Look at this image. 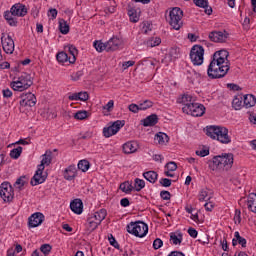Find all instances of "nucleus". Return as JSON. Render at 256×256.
<instances>
[{
	"instance_id": "nucleus-1",
	"label": "nucleus",
	"mask_w": 256,
	"mask_h": 256,
	"mask_svg": "<svg viewBox=\"0 0 256 256\" xmlns=\"http://www.w3.org/2000/svg\"><path fill=\"white\" fill-rule=\"evenodd\" d=\"M231 69L229 61V52L227 50L216 51L207 69V75L210 79H223Z\"/></svg>"
},
{
	"instance_id": "nucleus-2",
	"label": "nucleus",
	"mask_w": 256,
	"mask_h": 256,
	"mask_svg": "<svg viewBox=\"0 0 256 256\" xmlns=\"http://www.w3.org/2000/svg\"><path fill=\"white\" fill-rule=\"evenodd\" d=\"M233 154L225 153L214 156L212 160L208 161V167L211 171H229L233 167Z\"/></svg>"
},
{
	"instance_id": "nucleus-3",
	"label": "nucleus",
	"mask_w": 256,
	"mask_h": 256,
	"mask_svg": "<svg viewBox=\"0 0 256 256\" xmlns=\"http://www.w3.org/2000/svg\"><path fill=\"white\" fill-rule=\"evenodd\" d=\"M207 137L216 139L224 145L231 143V136L229 135V129L223 126H207L205 129Z\"/></svg>"
},
{
	"instance_id": "nucleus-4",
	"label": "nucleus",
	"mask_w": 256,
	"mask_h": 256,
	"mask_svg": "<svg viewBox=\"0 0 256 256\" xmlns=\"http://www.w3.org/2000/svg\"><path fill=\"white\" fill-rule=\"evenodd\" d=\"M33 85V78L31 77V74H27L23 72L19 77L17 81H13L11 83V88L14 91H25L29 89Z\"/></svg>"
},
{
	"instance_id": "nucleus-5",
	"label": "nucleus",
	"mask_w": 256,
	"mask_h": 256,
	"mask_svg": "<svg viewBox=\"0 0 256 256\" xmlns=\"http://www.w3.org/2000/svg\"><path fill=\"white\" fill-rule=\"evenodd\" d=\"M183 10L179 7H174L169 12V20L168 23L172 27V29H175V31H179L183 27Z\"/></svg>"
},
{
	"instance_id": "nucleus-6",
	"label": "nucleus",
	"mask_w": 256,
	"mask_h": 256,
	"mask_svg": "<svg viewBox=\"0 0 256 256\" xmlns=\"http://www.w3.org/2000/svg\"><path fill=\"white\" fill-rule=\"evenodd\" d=\"M127 231L131 235H135V237H145L147 233H149V226L144 222L137 221L131 222L127 225Z\"/></svg>"
},
{
	"instance_id": "nucleus-7",
	"label": "nucleus",
	"mask_w": 256,
	"mask_h": 256,
	"mask_svg": "<svg viewBox=\"0 0 256 256\" xmlns=\"http://www.w3.org/2000/svg\"><path fill=\"white\" fill-rule=\"evenodd\" d=\"M205 49L201 45H194L190 50V59L193 65H203Z\"/></svg>"
},
{
	"instance_id": "nucleus-8",
	"label": "nucleus",
	"mask_w": 256,
	"mask_h": 256,
	"mask_svg": "<svg viewBox=\"0 0 256 256\" xmlns=\"http://www.w3.org/2000/svg\"><path fill=\"white\" fill-rule=\"evenodd\" d=\"M183 113L191 115L192 117H203L205 115V106L199 103H193L190 106H184L182 108Z\"/></svg>"
},
{
	"instance_id": "nucleus-9",
	"label": "nucleus",
	"mask_w": 256,
	"mask_h": 256,
	"mask_svg": "<svg viewBox=\"0 0 256 256\" xmlns=\"http://www.w3.org/2000/svg\"><path fill=\"white\" fill-rule=\"evenodd\" d=\"M122 127H125V120H117L113 122L110 126L104 127L103 135L104 137H113V135H117Z\"/></svg>"
},
{
	"instance_id": "nucleus-10",
	"label": "nucleus",
	"mask_w": 256,
	"mask_h": 256,
	"mask_svg": "<svg viewBox=\"0 0 256 256\" xmlns=\"http://www.w3.org/2000/svg\"><path fill=\"white\" fill-rule=\"evenodd\" d=\"M0 197L3 201L10 203L13 201V197H15V193L13 191V186L9 184V182H3L0 186Z\"/></svg>"
},
{
	"instance_id": "nucleus-11",
	"label": "nucleus",
	"mask_w": 256,
	"mask_h": 256,
	"mask_svg": "<svg viewBox=\"0 0 256 256\" xmlns=\"http://www.w3.org/2000/svg\"><path fill=\"white\" fill-rule=\"evenodd\" d=\"M2 49L7 55H13V51H15V41L11 38L10 35H5L2 33L1 36Z\"/></svg>"
},
{
	"instance_id": "nucleus-12",
	"label": "nucleus",
	"mask_w": 256,
	"mask_h": 256,
	"mask_svg": "<svg viewBox=\"0 0 256 256\" xmlns=\"http://www.w3.org/2000/svg\"><path fill=\"white\" fill-rule=\"evenodd\" d=\"M20 106L21 107H35L37 104V98L35 97V94L28 92L26 94H22L20 96Z\"/></svg>"
},
{
	"instance_id": "nucleus-13",
	"label": "nucleus",
	"mask_w": 256,
	"mask_h": 256,
	"mask_svg": "<svg viewBox=\"0 0 256 256\" xmlns=\"http://www.w3.org/2000/svg\"><path fill=\"white\" fill-rule=\"evenodd\" d=\"M43 221H45V215L41 212H36L28 218V227L30 229L33 227H39Z\"/></svg>"
},
{
	"instance_id": "nucleus-14",
	"label": "nucleus",
	"mask_w": 256,
	"mask_h": 256,
	"mask_svg": "<svg viewBox=\"0 0 256 256\" xmlns=\"http://www.w3.org/2000/svg\"><path fill=\"white\" fill-rule=\"evenodd\" d=\"M229 34L227 31H213L209 34V39L214 43H225Z\"/></svg>"
},
{
	"instance_id": "nucleus-15",
	"label": "nucleus",
	"mask_w": 256,
	"mask_h": 256,
	"mask_svg": "<svg viewBox=\"0 0 256 256\" xmlns=\"http://www.w3.org/2000/svg\"><path fill=\"white\" fill-rule=\"evenodd\" d=\"M43 171H45V169L40 168L38 166V169L35 173V175L32 177L30 184L35 187L36 185H41V183H45V179H47V175H43Z\"/></svg>"
},
{
	"instance_id": "nucleus-16",
	"label": "nucleus",
	"mask_w": 256,
	"mask_h": 256,
	"mask_svg": "<svg viewBox=\"0 0 256 256\" xmlns=\"http://www.w3.org/2000/svg\"><path fill=\"white\" fill-rule=\"evenodd\" d=\"M10 11H12L15 17H25V15H27V8L20 3L13 5Z\"/></svg>"
},
{
	"instance_id": "nucleus-17",
	"label": "nucleus",
	"mask_w": 256,
	"mask_h": 256,
	"mask_svg": "<svg viewBox=\"0 0 256 256\" xmlns=\"http://www.w3.org/2000/svg\"><path fill=\"white\" fill-rule=\"evenodd\" d=\"M77 177V167L72 164L64 170V179L66 181H73Z\"/></svg>"
},
{
	"instance_id": "nucleus-18",
	"label": "nucleus",
	"mask_w": 256,
	"mask_h": 256,
	"mask_svg": "<svg viewBox=\"0 0 256 256\" xmlns=\"http://www.w3.org/2000/svg\"><path fill=\"white\" fill-rule=\"evenodd\" d=\"M70 209L73 213H76V215H81V213H83V201L79 198L74 199L70 203Z\"/></svg>"
},
{
	"instance_id": "nucleus-19",
	"label": "nucleus",
	"mask_w": 256,
	"mask_h": 256,
	"mask_svg": "<svg viewBox=\"0 0 256 256\" xmlns=\"http://www.w3.org/2000/svg\"><path fill=\"white\" fill-rule=\"evenodd\" d=\"M121 46V40L117 37H112L108 42H106V51H117Z\"/></svg>"
},
{
	"instance_id": "nucleus-20",
	"label": "nucleus",
	"mask_w": 256,
	"mask_h": 256,
	"mask_svg": "<svg viewBox=\"0 0 256 256\" xmlns=\"http://www.w3.org/2000/svg\"><path fill=\"white\" fill-rule=\"evenodd\" d=\"M43 159L41 161V164L38 165L40 169H45V165L49 166L51 165V161L53 159V152L51 150H47L44 155H42Z\"/></svg>"
},
{
	"instance_id": "nucleus-21",
	"label": "nucleus",
	"mask_w": 256,
	"mask_h": 256,
	"mask_svg": "<svg viewBox=\"0 0 256 256\" xmlns=\"http://www.w3.org/2000/svg\"><path fill=\"white\" fill-rule=\"evenodd\" d=\"M139 149L137 142H127L123 145V151L126 155H131V153H135Z\"/></svg>"
},
{
	"instance_id": "nucleus-22",
	"label": "nucleus",
	"mask_w": 256,
	"mask_h": 256,
	"mask_svg": "<svg viewBox=\"0 0 256 256\" xmlns=\"http://www.w3.org/2000/svg\"><path fill=\"white\" fill-rule=\"evenodd\" d=\"M213 198V192L211 190L204 188L201 189L198 194L199 201H210Z\"/></svg>"
},
{
	"instance_id": "nucleus-23",
	"label": "nucleus",
	"mask_w": 256,
	"mask_h": 256,
	"mask_svg": "<svg viewBox=\"0 0 256 256\" xmlns=\"http://www.w3.org/2000/svg\"><path fill=\"white\" fill-rule=\"evenodd\" d=\"M158 122L159 117H157V114H151L143 120V125L144 127H153L157 125Z\"/></svg>"
},
{
	"instance_id": "nucleus-24",
	"label": "nucleus",
	"mask_w": 256,
	"mask_h": 256,
	"mask_svg": "<svg viewBox=\"0 0 256 256\" xmlns=\"http://www.w3.org/2000/svg\"><path fill=\"white\" fill-rule=\"evenodd\" d=\"M194 3L197 7H202V9H205L206 15H211V13H213V8L209 7V1H207V0H194Z\"/></svg>"
},
{
	"instance_id": "nucleus-25",
	"label": "nucleus",
	"mask_w": 256,
	"mask_h": 256,
	"mask_svg": "<svg viewBox=\"0 0 256 256\" xmlns=\"http://www.w3.org/2000/svg\"><path fill=\"white\" fill-rule=\"evenodd\" d=\"M233 247L241 245V247H247V240L239 234V232L234 233V238L232 240Z\"/></svg>"
},
{
	"instance_id": "nucleus-26",
	"label": "nucleus",
	"mask_w": 256,
	"mask_h": 256,
	"mask_svg": "<svg viewBox=\"0 0 256 256\" xmlns=\"http://www.w3.org/2000/svg\"><path fill=\"white\" fill-rule=\"evenodd\" d=\"M247 207L252 213H256V194L251 193L247 199Z\"/></svg>"
},
{
	"instance_id": "nucleus-27",
	"label": "nucleus",
	"mask_w": 256,
	"mask_h": 256,
	"mask_svg": "<svg viewBox=\"0 0 256 256\" xmlns=\"http://www.w3.org/2000/svg\"><path fill=\"white\" fill-rule=\"evenodd\" d=\"M177 103H181L184 107H189L193 105V96L189 94H184L180 98L177 99Z\"/></svg>"
},
{
	"instance_id": "nucleus-28",
	"label": "nucleus",
	"mask_w": 256,
	"mask_h": 256,
	"mask_svg": "<svg viewBox=\"0 0 256 256\" xmlns=\"http://www.w3.org/2000/svg\"><path fill=\"white\" fill-rule=\"evenodd\" d=\"M91 217L95 222L101 225V222L107 217V210L101 209L100 211L95 212Z\"/></svg>"
},
{
	"instance_id": "nucleus-29",
	"label": "nucleus",
	"mask_w": 256,
	"mask_h": 256,
	"mask_svg": "<svg viewBox=\"0 0 256 256\" xmlns=\"http://www.w3.org/2000/svg\"><path fill=\"white\" fill-rule=\"evenodd\" d=\"M4 18L11 27H17V18H15L12 10L5 12Z\"/></svg>"
},
{
	"instance_id": "nucleus-30",
	"label": "nucleus",
	"mask_w": 256,
	"mask_h": 256,
	"mask_svg": "<svg viewBox=\"0 0 256 256\" xmlns=\"http://www.w3.org/2000/svg\"><path fill=\"white\" fill-rule=\"evenodd\" d=\"M154 141L159 145H165V143H169V136L163 132H159L155 135Z\"/></svg>"
},
{
	"instance_id": "nucleus-31",
	"label": "nucleus",
	"mask_w": 256,
	"mask_h": 256,
	"mask_svg": "<svg viewBox=\"0 0 256 256\" xmlns=\"http://www.w3.org/2000/svg\"><path fill=\"white\" fill-rule=\"evenodd\" d=\"M143 177L146 179V181H149V183H157L159 174H157L155 171H147L143 173Z\"/></svg>"
},
{
	"instance_id": "nucleus-32",
	"label": "nucleus",
	"mask_w": 256,
	"mask_h": 256,
	"mask_svg": "<svg viewBox=\"0 0 256 256\" xmlns=\"http://www.w3.org/2000/svg\"><path fill=\"white\" fill-rule=\"evenodd\" d=\"M256 104V98L253 96V94H247L244 96V107L246 109H249L250 107H255Z\"/></svg>"
},
{
	"instance_id": "nucleus-33",
	"label": "nucleus",
	"mask_w": 256,
	"mask_h": 256,
	"mask_svg": "<svg viewBox=\"0 0 256 256\" xmlns=\"http://www.w3.org/2000/svg\"><path fill=\"white\" fill-rule=\"evenodd\" d=\"M170 241H172L173 245H180L183 241V234L181 232L170 233Z\"/></svg>"
},
{
	"instance_id": "nucleus-34",
	"label": "nucleus",
	"mask_w": 256,
	"mask_h": 256,
	"mask_svg": "<svg viewBox=\"0 0 256 256\" xmlns=\"http://www.w3.org/2000/svg\"><path fill=\"white\" fill-rule=\"evenodd\" d=\"M68 51L71 55V56H69V63H75V61H77V55L79 53L77 51V48L73 45H69L68 46Z\"/></svg>"
},
{
	"instance_id": "nucleus-35",
	"label": "nucleus",
	"mask_w": 256,
	"mask_h": 256,
	"mask_svg": "<svg viewBox=\"0 0 256 256\" xmlns=\"http://www.w3.org/2000/svg\"><path fill=\"white\" fill-rule=\"evenodd\" d=\"M120 189L123 191V193H127V194L131 193V191H135V188L129 181L121 183Z\"/></svg>"
},
{
	"instance_id": "nucleus-36",
	"label": "nucleus",
	"mask_w": 256,
	"mask_h": 256,
	"mask_svg": "<svg viewBox=\"0 0 256 256\" xmlns=\"http://www.w3.org/2000/svg\"><path fill=\"white\" fill-rule=\"evenodd\" d=\"M59 30L62 35H67L69 33V24L64 19L59 21Z\"/></svg>"
},
{
	"instance_id": "nucleus-37",
	"label": "nucleus",
	"mask_w": 256,
	"mask_h": 256,
	"mask_svg": "<svg viewBox=\"0 0 256 256\" xmlns=\"http://www.w3.org/2000/svg\"><path fill=\"white\" fill-rule=\"evenodd\" d=\"M232 107L236 111L241 110V107H243V97H235L232 101Z\"/></svg>"
},
{
	"instance_id": "nucleus-38",
	"label": "nucleus",
	"mask_w": 256,
	"mask_h": 256,
	"mask_svg": "<svg viewBox=\"0 0 256 256\" xmlns=\"http://www.w3.org/2000/svg\"><path fill=\"white\" fill-rule=\"evenodd\" d=\"M21 153H23V147L18 146L10 151L11 159H19L21 157Z\"/></svg>"
},
{
	"instance_id": "nucleus-39",
	"label": "nucleus",
	"mask_w": 256,
	"mask_h": 256,
	"mask_svg": "<svg viewBox=\"0 0 256 256\" xmlns=\"http://www.w3.org/2000/svg\"><path fill=\"white\" fill-rule=\"evenodd\" d=\"M25 183H27V177L21 176L16 180L14 187L16 189H19V191H21V189H23V187L25 186Z\"/></svg>"
},
{
	"instance_id": "nucleus-40",
	"label": "nucleus",
	"mask_w": 256,
	"mask_h": 256,
	"mask_svg": "<svg viewBox=\"0 0 256 256\" xmlns=\"http://www.w3.org/2000/svg\"><path fill=\"white\" fill-rule=\"evenodd\" d=\"M89 167H90V164H89V161L87 160H80L78 162V169H80V171H82L83 173L89 171Z\"/></svg>"
},
{
	"instance_id": "nucleus-41",
	"label": "nucleus",
	"mask_w": 256,
	"mask_h": 256,
	"mask_svg": "<svg viewBox=\"0 0 256 256\" xmlns=\"http://www.w3.org/2000/svg\"><path fill=\"white\" fill-rule=\"evenodd\" d=\"M135 191H141V189L145 188V180H141L136 178L133 186Z\"/></svg>"
},
{
	"instance_id": "nucleus-42",
	"label": "nucleus",
	"mask_w": 256,
	"mask_h": 256,
	"mask_svg": "<svg viewBox=\"0 0 256 256\" xmlns=\"http://www.w3.org/2000/svg\"><path fill=\"white\" fill-rule=\"evenodd\" d=\"M147 47H157L161 45V38L155 37L151 38L146 42Z\"/></svg>"
},
{
	"instance_id": "nucleus-43",
	"label": "nucleus",
	"mask_w": 256,
	"mask_h": 256,
	"mask_svg": "<svg viewBox=\"0 0 256 256\" xmlns=\"http://www.w3.org/2000/svg\"><path fill=\"white\" fill-rule=\"evenodd\" d=\"M94 47L98 53H101L102 51H107V43H103L101 41H95Z\"/></svg>"
},
{
	"instance_id": "nucleus-44",
	"label": "nucleus",
	"mask_w": 256,
	"mask_h": 256,
	"mask_svg": "<svg viewBox=\"0 0 256 256\" xmlns=\"http://www.w3.org/2000/svg\"><path fill=\"white\" fill-rule=\"evenodd\" d=\"M56 59L59 63H67V61H69V55L65 52H59L56 55Z\"/></svg>"
},
{
	"instance_id": "nucleus-45",
	"label": "nucleus",
	"mask_w": 256,
	"mask_h": 256,
	"mask_svg": "<svg viewBox=\"0 0 256 256\" xmlns=\"http://www.w3.org/2000/svg\"><path fill=\"white\" fill-rule=\"evenodd\" d=\"M128 15H129L130 21L132 23H137V21H139V16L137 15V10L131 8L130 10H128Z\"/></svg>"
},
{
	"instance_id": "nucleus-46",
	"label": "nucleus",
	"mask_w": 256,
	"mask_h": 256,
	"mask_svg": "<svg viewBox=\"0 0 256 256\" xmlns=\"http://www.w3.org/2000/svg\"><path fill=\"white\" fill-rule=\"evenodd\" d=\"M88 117V112L85 110L78 111L74 114V119H77L78 121H83L87 119Z\"/></svg>"
},
{
	"instance_id": "nucleus-47",
	"label": "nucleus",
	"mask_w": 256,
	"mask_h": 256,
	"mask_svg": "<svg viewBox=\"0 0 256 256\" xmlns=\"http://www.w3.org/2000/svg\"><path fill=\"white\" fill-rule=\"evenodd\" d=\"M139 107L140 111H147V109H151V107H153V102L151 100H145L139 104Z\"/></svg>"
},
{
	"instance_id": "nucleus-48",
	"label": "nucleus",
	"mask_w": 256,
	"mask_h": 256,
	"mask_svg": "<svg viewBox=\"0 0 256 256\" xmlns=\"http://www.w3.org/2000/svg\"><path fill=\"white\" fill-rule=\"evenodd\" d=\"M51 249H52L51 245L43 244L40 247V253H41V255L47 256V255H49V253H51Z\"/></svg>"
},
{
	"instance_id": "nucleus-49",
	"label": "nucleus",
	"mask_w": 256,
	"mask_h": 256,
	"mask_svg": "<svg viewBox=\"0 0 256 256\" xmlns=\"http://www.w3.org/2000/svg\"><path fill=\"white\" fill-rule=\"evenodd\" d=\"M99 227V223H97L92 217L88 219V229L90 231H95Z\"/></svg>"
},
{
	"instance_id": "nucleus-50",
	"label": "nucleus",
	"mask_w": 256,
	"mask_h": 256,
	"mask_svg": "<svg viewBox=\"0 0 256 256\" xmlns=\"http://www.w3.org/2000/svg\"><path fill=\"white\" fill-rule=\"evenodd\" d=\"M180 49L179 48H171L170 56L172 59H179Z\"/></svg>"
},
{
	"instance_id": "nucleus-51",
	"label": "nucleus",
	"mask_w": 256,
	"mask_h": 256,
	"mask_svg": "<svg viewBox=\"0 0 256 256\" xmlns=\"http://www.w3.org/2000/svg\"><path fill=\"white\" fill-rule=\"evenodd\" d=\"M160 197L164 201H169V199H171V193L169 191L163 190L160 192Z\"/></svg>"
},
{
	"instance_id": "nucleus-52",
	"label": "nucleus",
	"mask_w": 256,
	"mask_h": 256,
	"mask_svg": "<svg viewBox=\"0 0 256 256\" xmlns=\"http://www.w3.org/2000/svg\"><path fill=\"white\" fill-rule=\"evenodd\" d=\"M88 100H89V93L87 92L78 93V101H88Z\"/></svg>"
},
{
	"instance_id": "nucleus-53",
	"label": "nucleus",
	"mask_w": 256,
	"mask_h": 256,
	"mask_svg": "<svg viewBox=\"0 0 256 256\" xmlns=\"http://www.w3.org/2000/svg\"><path fill=\"white\" fill-rule=\"evenodd\" d=\"M108 241L110 245H112V247H114L115 249H119V243L117 242V240H115V237H113V235H110V237H108Z\"/></svg>"
},
{
	"instance_id": "nucleus-54",
	"label": "nucleus",
	"mask_w": 256,
	"mask_h": 256,
	"mask_svg": "<svg viewBox=\"0 0 256 256\" xmlns=\"http://www.w3.org/2000/svg\"><path fill=\"white\" fill-rule=\"evenodd\" d=\"M165 167L167 171H177V163L175 162H168Z\"/></svg>"
},
{
	"instance_id": "nucleus-55",
	"label": "nucleus",
	"mask_w": 256,
	"mask_h": 256,
	"mask_svg": "<svg viewBox=\"0 0 256 256\" xmlns=\"http://www.w3.org/2000/svg\"><path fill=\"white\" fill-rule=\"evenodd\" d=\"M161 247H163V240L159 238L155 239L153 242V248L157 250V249H161Z\"/></svg>"
},
{
	"instance_id": "nucleus-56",
	"label": "nucleus",
	"mask_w": 256,
	"mask_h": 256,
	"mask_svg": "<svg viewBox=\"0 0 256 256\" xmlns=\"http://www.w3.org/2000/svg\"><path fill=\"white\" fill-rule=\"evenodd\" d=\"M234 223L235 225H239L241 223V210H236L234 215Z\"/></svg>"
},
{
	"instance_id": "nucleus-57",
	"label": "nucleus",
	"mask_w": 256,
	"mask_h": 256,
	"mask_svg": "<svg viewBox=\"0 0 256 256\" xmlns=\"http://www.w3.org/2000/svg\"><path fill=\"white\" fill-rule=\"evenodd\" d=\"M128 109L131 111V113H139V111H141L139 105L137 104H130Z\"/></svg>"
},
{
	"instance_id": "nucleus-58",
	"label": "nucleus",
	"mask_w": 256,
	"mask_h": 256,
	"mask_svg": "<svg viewBox=\"0 0 256 256\" xmlns=\"http://www.w3.org/2000/svg\"><path fill=\"white\" fill-rule=\"evenodd\" d=\"M160 185H162V187H171V179H169V178H162L160 180Z\"/></svg>"
},
{
	"instance_id": "nucleus-59",
	"label": "nucleus",
	"mask_w": 256,
	"mask_h": 256,
	"mask_svg": "<svg viewBox=\"0 0 256 256\" xmlns=\"http://www.w3.org/2000/svg\"><path fill=\"white\" fill-rule=\"evenodd\" d=\"M196 155H198V157H207V155H209V149L197 150Z\"/></svg>"
},
{
	"instance_id": "nucleus-60",
	"label": "nucleus",
	"mask_w": 256,
	"mask_h": 256,
	"mask_svg": "<svg viewBox=\"0 0 256 256\" xmlns=\"http://www.w3.org/2000/svg\"><path fill=\"white\" fill-rule=\"evenodd\" d=\"M115 105V102L113 100H110L103 109H106V111H112L113 107Z\"/></svg>"
},
{
	"instance_id": "nucleus-61",
	"label": "nucleus",
	"mask_w": 256,
	"mask_h": 256,
	"mask_svg": "<svg viewBox=\"0 0 256 256\" xmlns=\"http://www.w3.org/2000/svg\"><path fill=\"white\" fill-rule=\"evenodd\" d=\"M135 65V61H126L122 64L123 69H129V67H133Z\"/></svg>"
},
{
	"instance_id": "nucleus-62",
	"label": "nucleus",
	"mask_w": 256,
	"mask_h": 256,
	"mask_svg": "<svg viewBox=\"0 0 256 256\" xmlns=\"http://www.w3.org/2000/svg\"><path fill=\"white\" fill-rule=\"evenodd\" d=\"M188 234L190 235V237H193V239H196L198 232L195 230V228H189Z\"/></svg>"
},
{
	"instance_id": "nucleus-63",
	"label": "nucleus",
	"mask_w": 256,
	"mask_h": 256,
	"mask_svg": "<svg viewBox=\"0 0 256 256\" xmlns=\"http://www.w3.org/2000/svg\"><path fill=\"white\" fill-rule=\"evenodd\" d=\"M120 205L122 207H129L130 205L129 198H122L120 201Z\"/></svg>"
},
{
	"instance_id": "nucleus-64",
	"label": "nucleus",
	"mask_w": 256,
	"mask_h": 256,
	"mask_svg": "<svg viewBox=\"0 0 256 256\" xmlns=\"http://www.w3.org/2000/svg\"><path fill=\"white\" fill-rule=\"evenodd\" d=\"M2 93H3V97H6V98H9V97L13 96V92H11V90H9V88L4 89L2 91Z\"/></svg>"
}]
</instances>
